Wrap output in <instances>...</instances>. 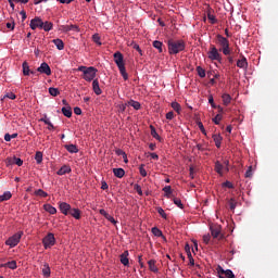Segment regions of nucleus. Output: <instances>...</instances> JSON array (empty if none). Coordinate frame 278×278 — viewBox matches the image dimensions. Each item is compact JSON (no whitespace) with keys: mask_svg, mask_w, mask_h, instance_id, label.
I'll return each instance as SVG.
<instances>
[{"mask_svg":"<svg viewBox=\"0 0 278 278\" xmlns=\"http://www.w3.org/2000/svg\"><path fill=\"white\" fill-rule=\"evenodd\" d=\"M118 109L124 113L127 109V102H119Z\"/></svg>","mask_w":278,"mask_h":278,"instance_id":"obj_50","label":"nucleus"},{"mask_svg":"<svg viewBox=\"0 0 278 278\" xmlns=\"http://www.w3.org/2000/svg\"><path fill=\"white\" fill-rule=\"evenodd\" d=\"M43 208L46 212H49V214H56L58 212L56 206H52V204H43Z\"/></svg>","mask_w":278,"mask_h":278,"instance_id":"obj_24","label":"nucleus"},{"mask_svg":"<svg viewBox=\"0 0 278 278\" xmlns=\"http://www.w3.org/2000/svg\"><path fill=\"white\" fill-rule=\"evenodd\" d=\"M65 149H67L71 154H76L77 151H79L78 147H76V143H68L66 144Z\"/></svg>","mask_w":278,"mask_h":278,"instance_id":"obj_23","label":"nucleus"},{"mask_svg":"<svg viewBox=\"0 0 278 278\" xmlns=\"http://www.w3.org/2000/svg\"><path fill=\"white\" fill-rule=\"evenodd\" d=\"M148 264H149V269L151 271H159V268L156 267L155 258H150V261H148Z\"/></svg>","mask_w":278,"mask_h":278,"instance_id":"obj_27","label":"nucleus"},{"mask_svg":"<svg viewBox=\"0 0 278 278\" xmlns=\"http://www.w3.org/2000/svg\"><path fill=\"white\" fill-rule=\"evenodd\" d=\"M71 170H72L71 165H62V167L59 168L58 170V175L64 176V174H71Z\"/></svg>","mask_w":278,"mask_h":278,"instance_id":"obj_20","label":"nucleus"},{"mask_svg":"<svg viewBox=\"0 0 278 278\" xmlns=\"http://www.w3.org/2000/svg\"><path fill=\"white\" fill-rule=\"evenodd\" d=\"M23 233L24 231H17L16 233H13L12 237L5 239V244H8L9 248H16V245L21 242Z\"/></svg>","mask_w":278,"mask_h":278,"instance_id":"obj_6","label":"nucleus"},{"mask_svg":"<svg viewBox=\"0 0 278 278\" xmlns=\"http://www.w3.org/2000/svg\"><path fill=\"white\" fill-rule=\"evenodd\" d=\"M152 233H154V236H163V231L157 227L152 228Z\"/></svg>","mask_w":278,"mask_h":278,"instance_id":"obj_46","label":"nucleus"},{"mask_svg":"<svg viewBox=\"0 0 278 278\" xmlns=\"http://www.w3.org/2000/svg\"><path fill=\"white\" fill-rule=\"evenodd\" d=\"M42 28L43 31H51V29L53 28V23L50 21H46L43 22Z\"/></svg>","mask_w":278,"mask_h":278,"instance_id":"obj_30","label":"nucleus"},{"mask_svg":"<svg viewBox=\"0 0 278 278\" xmlns=\"http://www.w3.org/2000/svg\"><path fill=\"white\" fill-rule=\"evenodd\" d=\"M60 31L67 34L68 31H80V28L76 24H70V26H60Z\"/></svg>","mask_w":278,"mask_h":278,"instance_id":"obj_12","label":"nucleus"},{"mask_svg":"<svg viewBox=\"0 0 278 278\" xmlns=\"http://www.w3.org/2000/svg\"><path fill=\"white\" fill-rule=\"evenodd\" d=\"M208 102L212 105V108H216L215 102H214V97L212 94L208 97Z\"/></svg>","mask_w":278,"mask_h":278,"instance_id":"obj_61","label":"nucleus"},{"mask_svg":"<svg viewBox=\"0 0 278 278\" xmlns=\"http://www.w3.org/2000/svg\"><path fill=\"white\" fill-rule=\"evenodd\" d=\"M56 239L54 233H47L46 237H43L42 239V243H43V248H46V250H48L49 248H53V244H55Z\"/></svg>","mask_w":278,"mask_h":278,"instance_id":"obj_8","label":"nucleus"},{"mask_svg":"<svg viewBox=\"0 0 278 278\" xmlns=\"http://www.w3.org/2000/svg\"><path fill=\"white\" fill-rule=\"evenodd\" d=\"M92 39L97 45H102L100 34H93Z\"/></svg>","mask_w":278,"mask_h":278,"instance_id":"obj_43","label":"nucleus"},{"mask_svg":"<svg viewBox=\"0 0 278 278\" xmlns=\"http://www.w3.org/2000/svg\"><path fill=\"white\" fill-rule=\"evenodd\" d=\"M128 105L135 108V111H140L141 102H138L137 100H129Z\"/></svg>","mask_w":278,"mask_h":278,"instance_id":"obj_29","label":"nucleus"},{"mask_svg":"<svg viewBox=\"0 0 278 278\" xmlns=\"http://www.w3.org/2000/svg\"><path fill=\"white\" fill-rule=\"evenodd\" d=\"M219 271H224V274L227 276V278L235 277V274L232 269H223V267H218Z\"/></svg>","mask_w":278,"mask_h":278,"instance_id":"obj_35","label":"nucleus"},{"mask_svg":"<svg viewBox=\"0 0 278 278\" xmlns=\"http://www.w3.org/2000/svg\"><path fill=\"white\" fill-rule=\"evenodd\" d=\"M207 17L208 20H211V23H217V17H215V15H212V12H208Z\"/></svg>","mask_w":278,"mask_h":278,"instance_id":"obj_54","label":"nucleus"},{"mask_svg":"<svg viewBox=\"0 0 278 278\" xmlns=\"http://www.w3.org/2000/svg\"><path fill=\"white\" fill-rule=\"evenodd\" d=\"M23 67V75H30V71H31V75H35L34 70H30L28 61H23L22 64Z\"/></svg>","mask_w":278,"mask_h":278,"instance_id":"obj_19","label":"nucleus"},{"mask_svg":"<svg viewBox=\"0 0 278 278\" xmlns=\"http://www.w3.org/2000/svg\"><path fill=\"white\" fill-rule=\"evenodd\" d=\"M100 214H102L106 219H109L110 223H113V225L117 224V220H115V217H113L112 215H109V212H106V210H100Z\"/></svg>","mask_w":278,"mask_h":278,"instance_id":"obj_21","label":"nucleus"},{"mask_svg":"<svg viewBox=\"0 0 278 278\" xmlns=\"http://www.w3.org/2000/svg\"><path fill=\"white\" fill-rule=\"evenodd\" d=\"M20 14H22V20H26V17H27V12H26L25 10H22V11L20 12Z\"/></svg>","mask_w":278,"mask_h":278,"instance_id":"obj_64","label":"nucleus"},{"mask_svg":"<svg viewBox=\"0 0 278 278\" xmlns=\"http://www.w3.org/2000/svg\"><path fill=\"white\" fill-rule=\"evenodd\" d=\"M203 242L205 244H208L211 242V233H204L203 236Z\"/></svg>","mask_w":278,"mask_h":278,"instance_id":"obj_49","label":"nucleus"},{"mask_svg":"<svg viewBox=\"0 0 278 278\" xmlns=\"http://www.w3.org/2000/svg\"><path fill=\"white\" fill-rule=\"evenodd\" d=\"M136 190L139 193V195H143V190H142V187L140 185H136Z\"/></svg>","mask_w":278,"mask_h":278,"instance_id":"obj_60","label":"nucleus"},{"mask_svg":"<svg viewBox=\"0 0 278 278\" xmlns=\"http://www.w3.org/2000/svg\"><path fill=\"white\" fill-rule=\"evenodd\" d=\"M163 190H164V193H165L166 198H170L172 192H173L172 186L170 185H166L165 187H163Z\"/></svg>","mask_w":278,"mask_h":278,"instance_id":"obj_37","label":"nucleus"},{"mask_svg":"<svg viewBox=\"0 0 278 278\" xmlns=\"http://www.w3.org/2000/svg\"><path fill=\"white\" fill-rule=\"evenodd\" d=\"M229 170V160H225L224 162V172Z\"/></svg>","mask_w":278,"mask_h":278,"instance_id":"obj_62","label":"nucleus"},{"mask_svg":"<svg viewBox=\"0 0 278 278\" xmlns=\"http://www.w3.org/2000/svg\"><path fill=\"white\" fill-rule=\"evenodd\" d=\"M168 53L177 54L181 53L182 50H186V42L184 39H168Z\"/></svg>","mask_w":278,"mask_h":278,"instance_id":"obj_2","label":"nucleus"},{"mask_svg":"<svg viewBox=\"0 0 278 278\" xmlns=\"http://www.w3.org/2000/svg\"><path fill=\"white\" fill-rule=\"evenodd\" d=\"M174 203L176 204V206H179V208H184L181 198H174Z\"/></svg>","mask_w":278,"mask_h":278,"instance_id":"obj_44","label":"nucleus"},{"mask_svg":"<svg viewBox=\"0 0 278 278\" xmlns=\"http://www.w3.org/2000/svg\"><path fill=\"white\" fill-rule=\"evenodd\" d=\"M7 165H23V160L21 157H8L5 160Z\"/></svg>","mask_w":278,"mask_h":278,"instance_id":"obj_16","label":"nucleus"},{"mask_svg":"<svg viewBox=\"0 0 278 278\" xmlns=\"http://www.w3.org/2000/svg\"><path fill=\"white\" fill-rule=\"evenodd\" d=\"M157 212H159V214H161V217H164V219H167L166 212H165V210H163L162 206H159Z\"/></svg>","mask_w":278,"mask_h":278,"instance_id":"obj_47","label":"nucleus"},{"mask_svg":"<svg viewBox=\"0 0 278 278\" xmlns=\"http://www.w3.org/2000/svg\"><path fill=\"white\" fill-rule=\"evenodd\" d=\"M222 98H223L224 105H230L232 100L231 94H223Z\"/></svg>","mask_w":278,"mask_h":278,"instance_id":"obj_32","label":"nucleus"},{"mask_svg":"<svg viewBox=\"0 0 278 278\" xmlns=\"http://www.w3.org/2000/svg\"><path fill=\"white\" fill-rule=\"evenodd\" d=\"M229 206L232 211L237 207V201H235V198H230Z\"/></svg>","mask_w":278,"mask_h":278,"instance_id":"obj_48","label":"nucleus"},{"mask_svg":"<svg viewBox=\"0 0 278 278\" xmlns=\"http://www.w3.org/2000/svg\"><path fill=\"white\" fill-rule=\"evenodd\" d=\"M92 88H93L94 94H102V89H101L100 83L97 78V75L92 80Z\"/></svg>","mask_w":278,"mask_h":278,"instance_id":"obj_17","label":"nucleus"},{"mask_svg":"<svg viewBox=\"0 0 278 278\" xmlns=\"http://www.w3.org/2000/svg\"><path fill=\"white\" fill-rule=\"evenodd\" d=\"M49 93H50L52 97H58V96L60 94V89H55V87L50 86V88H49Z\"/></svg>","mask_w":278,"mask_h":278,"instance_id":"obj_39","label":"nucleus"},{"mask_svg":"<svg viewBox=\"0 0 278 278\" xmlns=\"http://www.w3.org/2000/svg\"><path fill=\"white\" fill-rule=\"evenodd\" d=\"M151 135L153 136V138H156V140H162L161 135H159L157 130H155L153 124H151Z\"/></svg>","mask_w":278,"mask_h":278,"instance_id":"obj_38","label":"nucleus"},{"mask_svg":"<svg viewBox=\"0 0 278 278\" xmlns=\"http://www.w3.org/2000/svg\"><path fill=\"white\" fill-rule=\"evenodd\" d=\"M166 118H168V119L175 118L174 111H168V113H166Z\"/></svg>","mask_w":278,"mask_h":278,"instance_id":"obj_56","label":"nucleus"},{"mask_svg":"<svg viewBox=\"0 0 278 278\" xmlns=\"http://www.w3.org/2000/svg\"><path fill=\"white\" fill-rule=\"evenodd\" d=\"M189 174L191 176V179H194V167H193V165H190Z\"/></svg>","mask_w":278,"mask_h":278,"instance_id":"obj_59","label":"nucleus"},{"mask_svg":"<svg viewBox=\"0 0 278 278\" xmlns=\"http://www.w3.org/2000/svg\"><path fill=\"white\" fill-rule=\"evenodd\" d=\"M222 118H223L222 113H217V115L214 116L213 118L214 124H220Z\"/></svg>","mask_w":278,"mask_h":278,"instance_id":"obj_45","label":"nucleus"},{"mask_svg":"<svg viewBox=\"0 0 278 278\" xmlns=\"http://www.w3.org/2000/svg\"><path fill=\"white\" fill-rule=\"evenodd\" d=\"M43 21L41 17H33L30 21V28L35 31L36 28H42Z\"/></svg>","mask_w":278,"mask_h":278,"instance_id":"obj_10","label":"nucleus"},{"mask_svg":"<svg viewBox=\"0 0 278 278\" xmlns=\"http://www.w3.org/2000/svg\"><path fill=\"white\" fill-rule=\"evenodd\" d=\"M35 195H40L41 198H47L48 193L46 190L39 189V190H35Z\"/></svg>","mask_w":278,"mask_h":278,"instance_id":"obj_41","label":"nucleus"},{"mask_svg":"<svg viewBox=\"0 0 278 278\" xmlns=\"http://www.w3.org/2000/svg\"><path fill=\"white\" fill-rule=\"evenodd\" d=\"M59 208L62 214H72V217L75 219H80L81 212L77 207H73L71 204H67L66 201H59Z\"/></svg>","mask_w":278,"mask_h":278,"instance_id":"obj_1","label":"nucleus"},{"mask_svg":"<svg viewBox=\"0 0 278 278\" xmlns=\"http://www.w3.org/2000/svg\"><path fill=\"white\" fill-rule=\"evenodd\" d=\"M63 102V108H62V113L64 114V116H67V118H71V116H73V110L70 105H67V100H62Z\"/></svg>","mask_w":278,"mask_h":278,"instance_id":"obj_11","label":"nucleus"},{"mask_svg":"<svg viewBox=\"0 0 278 278\" xmlns=\"http://www.w3.org/2000/svg\"><path fill=\"white\" fill-rule=\"evenodd\" d=\"M12 193L10 190H7L2 195H0V201H10Z\"/></svg>","mask_w":278,"mask_h":278,"instance_id":"obj_34","label":"nucleus"},{"mask_svg":"<svg viewBox=\"0 0 278 278\" xmlns=\"http://www.w3.org/2000/svg\"><path fill=\"white\" fill-rule=\"evenodd\" d=\"M114 61H115V64L118 66L121 75L122 77H124V80H128L129 75L127 73V70L125 66V59L123 53H121V50H116V53H114Z\"/></svg>","mask_w":278,"mask_h":278,"instance_id":"obj_3","label":"nucleus"},{"mask_svg":"<svg viewBox=\"0 0 278 278\" xmlns=\"http://www.w3.org/2000/svg\"><path fill=\"white\" fill-rule=\"evenodd\" d=\"M253 176V167L252 165H249L248 170H245V177H251Z\"/></svg>","mask_w":278,"mask_h":278,"instance_id":"obj_53","label":"nucleus"},{"mask_svg":"<svg viewBox=\"0 0 278 278\" xmlns=\"http://www.w3.org/2000/svg\"><path fill=\"white\" fill-rule=\"evenodd\" d=\"M153 46L159 50V53H163V42L160 39H154Z\"/></svg>","mask_w":278,"mask_h":278,"instance_id":"obj_31","label":"nucleus"},{"mask_svg":"<svg viewBox=\"0 0 278 278\" xmlns=\"http://www.w3.org/2000/svg\"><path fill=\"white\" fill-rule=\"evenodd\" d=\"M41 122H43L45 124H48V129H54V124L51 122V118H49L48 116H45L43 118H41Z\"/></svg>","mask_w":278,"mask_h":278,"instance_id":"obj_33","label":"nucleus"},{"mask_svg":"<svg viewBox=\"0 0 278 278\" xmlns=\"http://www.w3.org/2000/svg\"><path fill=\"white\" fill-rule=\"evenodd\" d=\"M237 66H239L240 70H248L249 61L245 55H242V59H238Z\"/></svg>","mask_w":278,"mask_h":278,"instance_id":"obj_15","label":"nucleus"},{"mask_svg":"<svg viewBox=\"0 0 278 278\" xmlns=\"http://www.w3.org/2000/svg\"><path fill=\"white\" fill-rule=\"evenodd\" d=\"M53 43L56 46L58 50H64L65 48L63 39H53Z\"/></svg>","mask_w":278,"mask_h":278,"instance_id":"obj_28","label":"nucleus"},{"mask_svg":"<svg viewBox=\"0 0 278 278\" xmlns=\"http://www.w3.org/2000/svg\"><path fill=\"white\" fill-rule=\"evenodd\" d=\"M37 72H41V74H45V75H51L52 70L49 66V64H47V61H42L40 66L37 68Z\"/></svg>","mask_w":278,"mask_h":278,"instance_id":"obj_9","label":"nucleus"},{"mask_svg":"<svg viewBox=\"0 0 278 278\" xmlns=\"http://www.w3.org/2000/svg\"><path fill=\"white\" fill-rule=\"evenodd\" d=\"M117 154H122L124 156V162H128L127 153L123 152V150H118Z\"/></svg>","mask_w":278,"mask_h":278,"instance_id":"obj_58","label":"nucleus"},{"mask_svg":"<svg viewBox=\"0 0 278 278\" xmlns=\"http://www.w3.org/2000/svg\"><path fill=\"white\" fill-rule=\"evenodd\" d=\"M7 97L9 99H16V94H14V91H8V93L4 94L3 99H5Z\"/></svg>","mask_w":278,"mask_h":278,"instance_id":"obj_52","label":"nucleus"},{"mask_svg":"<svg viewBox=\"0 0 278 278\" xmlns=\"http://www.w3.org/2000/svg\"><path fill=\"white\" fill-rule=\"evenodd\" d=\"M213 140H214L215 144L217 146V149H220V146L223 143V135H220V134L213 135Z\"/></svg>","mask_w":278,"mask_h":278,"instance_id":"obj_22","label":"nucleus"},{"mask_svg":"<svg viewBox=\"0 0 278 278\" xmlns=\"http://www.w3.org/2000/svg\"><path fill=\"white\" fill-rule=\"evenodd\" d=\"M207 55L211 61H223V55L219 53V50L215 47V45H211Z\"/></svg>","mask_w":278,"mask_h":278,"instance_id":"obj_7","label":"nucleus"},{"mask_svg":"<svg viewBox=\"0 0 278 278\" xmlns=\"http://www.w3.org/2000/svg\"><path fill=\"white\" fill-rule=\"evenodd\" d=\"M119 261L124 266H129V250H124V253L119 255Z\"/></svg>","mask_w":278,"mask_h":278,"instance_id":"obj_13","label":"nucleus"},{"mask_svg":"<svg viewBox=\"0 0 278 278\" xmlns=\"http://www.w3.org/2000/svg\"><path fill=\"white\" fill-rule=\"evenodd\" d=\"M5 266H9V269H17L16 261H7Z\"/></svg>","mask_w":278,"mask_h":278,"instance_id":"obj_40","label":"nucleus"},{"mask_svg":"<svg viewBox=\"0 0 278 278\" xmlns=\"http://www.w3.org/2000/svg\"><path fill=\"white\" fill-rule=\"evenodd\" d=\"M139 172H140L141 176H147V169H146L144 165H140Z\"/></svg>","mask_w":278,"mask_h":278,"instance_id":"obj_55","label":"nucleus"},{"mask_svg":"<svg viewBox=\"0 0 278 278\" xmlns=\"http://www.w3.org/2000/svg\"><path fill=\"white\" fill-rule=\"evenodd\" d=\"M42 275L43 277H51V267L49 264H43V267H42Z\"/></svg>","mask_w":278,"mask_h":278,"instance_id":"obj_25","label":"nucleus"},{"mask_svg":"<svg viewBox=\"0 0 278 278\" xmlns=\"http://www.w3.org/2000/svg\"><path fill=\"white\" fill-rule=\"evenodd\" d=\"M114 176H117L118 179H123V176H125V168H113Z\"/></svg>","mask_w":278,"mask_h":278,"instance_id":"obj_26","label":"nucleus"},{"mask_svg":"<svg viewBox=\"0 0 278 278\" xmlns=\"http://www.w3.org/2000/svg\"><path fill=\"white\" fill-rule=\"evenodd\" d=\"M74 113H76V116H80V114L83 113L81 108L79 106L74 108Z\"/></svg>","mask_w":278,"mask_h":278,"instance_id":"obj_57","label":"nucleus"},{"mask_svg":"<svg viewBox=\"0 0 278 278\" xmlns=\"http://www.w3.org/2000/svg\"><path fill=\"white\" fill-rule=\"evenodd\" d=\"M215 170L217 174H219V176H224L225 174V165H223L219 160H217L215 163Z\"/></svg>","mask_w":278,"mask_h":278,"instance_id":"obj_18","label":"nucleus"},{"mask_svg":"<svg viewBox=\"0 0 278 278\" xmlns=\"http://www.w3.org/2000/svg\"><path fill=\"white\" fill-rule=\"evenodd\" d=\"M78 72H83L84 80L91 83V80L94 79L98 70L97 67H85V65H80V67H78Z\"/></svg>","mask_w":278,"mask_h":278,"instance_id":"obj_4","label":"nucleus"},{"mask_svg":"<svg viewBox=\"0 0 278 278\" xmlns=\"http://www.w3.org/2000/svg\"><path fill=\"white\" fill-rule=\"evenodd\" d=\"M197 71H198V75H200V77H205L206 73L203 67H197Z\"/></svg>","mask_w":278,"mask_h":278,"instance_id":"obj_51","label":"nucleus"},{"mask_svg":"<svg viewBox=\"0 0 278 278\" xmlns=\"http://www.w3.org/2000/svg\"><path fill=\"white\" fill-rule=\"evenodd\" d=\"M35 160H36V162H38V164H40V162H42V160H43L42 152H36Z\"/></svg>","mask_w":278,"mask_h":278,"instance_id":"obj_42","label":"nucleus"},{"mask_svg":"<svg viewBox=\"0 0 278 278\" xmlns=\"http://www.w3.org/2000/svg\"><path fill=\"white\" fill-rule=\"evenodd\" d=\"M217 40L223 48V53L225 55H229V53H231L229 39H227V37H223V34H217Z\"/></svg>","mask_w":278,"mask_h":278,"instance_id":"obj_5","label":"nucleus"},{"mask_svg":"<svg viewBox=\"0 0 278 278\" xmlns=\"http://www.w3.org/2000/svg\"><path fill=\"white\" fill-rule=\"evenodd\" d=\"M211 233L214 237V239H222V228L220 226H211Z\"/></svg>","mask_w":278,"mask_h":278,"instance_id":"obj_14","label":"nucleus"},{"mask_svg":"<svg viewBox=\"0 0 278 278\" xmlns=\"http://www.w3.org/2000/svg\"><path fill=\"white\" fill-rule=\"evenodd\" d=\"M150 155L152 156V160H159V154H156L155 150H153Z\"/></svg>","mask_w":278,"mask_h":278,"instance_id":"obj_63","label":"nucleus"},{"mask_svg":"<svg viewBox=\"0 0 278 278\" xmlns=\"http://www.w3.org/2000/svg\"><path fill=\"white\" fill-rule=\"evenodd\" d=\"M172 108L174 109V111H176V113H181L180 102H177V101L172 102Z\"/></svg>","mask_w":278,"mask_h":278,"instance_id":"obj_36","label":"nucleus"}]
</instances>
